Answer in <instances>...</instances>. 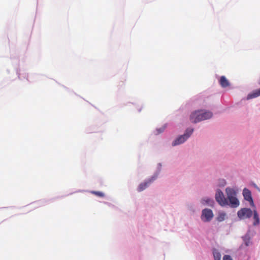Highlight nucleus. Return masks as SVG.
Here are the masks:
<instances>
[{"instance_id": "nucleus-1", "label": "nucleus", "mask_w": 260, "mask_h": 260, "mask_svg": "<svg viewBox=\"0 0 260 260\" xmlns=\"http://www.w3.org/2000/svg\"><path fill=\"white\" fill-rule=\"evenodd\" d=\"M225 193L227 196V199L229 202L228 205L232 208H237L239 205L240 203L237 198V191L234 188L231 187H227L225 189Z\"/></svg>"}, {"instance_id": "nucleus-2", "label": "nucleus", "mask_w": 260, "mask_h": 260, "mask_svg": "<svg viewBox=\"0 0 260 260\" xmlns=\"http://www.w3.org/2000/svg\"><path fill=\"white\" fill-rule=\"evenodd\" d=\"M211 116V113L209 112L199 110L191 113L190 116V120L192 123H197L210 118Z\"/></svg>"}, {"instance_id": "nucleus-3", "label": "nucleus", "mask_w": 260, "mask_h": 260, "mask_svg": "<svg viewBox=\"0 0 260 260\" xmlns=\"http://www.w3.org/2000/svg\"><path fill=\"white\" fill-rule=\"evenodd\" d=\"M193 131L192 128L187 129L183 135L180 136L173 142L172 145L175 146L184 143L192 134Z\"/></svg>"}, {"instance_id": "nucleus-4", "label": "nucleus", "mask_w": 260, "mask_h": 260, "mask_svg": "<svg viewBox=\"0 0 260 260\" xmlns=\"http://www.w3.org/2000/svg\"><path fill=\"white\" fill-rule=\"evenodd\" d=\"M215 200L221 206H225L229 204L228 200L225 198L223 193L219 189L216 191Z\"/></svg>"}, {"instance_id": "nucleus-5", "label": "nucleus", "mask_w": 260, "mask_h": 260, "mask_svg": "<svg viewBox=\"0 0 260 260\" xmlns=\"http://www.w3.org/2000/svg\"><path fill=\"white\" fill-rule=\"evenodd\" d=\"M237 215L240 219H245L251 217L252 211L249 208H244L238 211Z\"/></svg>"}, {"instance_id": "nucleus-6", "label": "nucleus", "mask_w": 260, "mask_h": 260, "mask_svg": "<svg viewBox=\"0 0 260 260\" xmlns=\"http://www.w3.org/2000/svg\"><path fill=\"white\" fill-rule=\"evenodd\" d=\"M156 176H154L144 182L141 183L138 187V190L139 191H142L146 189L152 182H153L156 179Z\"/></svg>"}, {"instance_id": "nucleus-7", "label": "nucleus", "mask_w": 260, "mask_h": 260, "mask_svg": "<svg viewBox=\"0 0 260 260\" xmlns=\"http://www.w3.org/2000/svg\"><path fill=\"white\" fill-rule=\"evenodd\" d=\"M243 195L244 199L247 201H248L252 207H254V205L251 196V191L248 189L245 188L243 190Z\"/></svg>"}, {"instance_id": "nucleus-8", "label": "nucleus", "mask_w": 260, "mask_h": 260, "mask_svg": "<svg viewBox=\"0 0 260 260\" xmlns=\"http://www.w3.org/2000/svg\"><path fill=\"white\" fill-rule=\"evenodd\" d=\"M201 219L204 222L210 221L211 219V210L208 209H204L202 211Z\"/></svg>"}, {"instance_id": "nucleus-9", "label": "nucleus", "mask_w": 260, "mask_h": 260, "mask_svg": "<svg viewBox=\"0 0 260 260\" xmlns=\"http://www.w3.org/2000/svg\"><path fill=\"white\" fill-rule=\"evenodd\" d=\"M219 82L220 85L223 88L227 87L229 86L230 85V83L228 80L223 76L220 77Z\"/></svg>"}, {"instance_id": "nucleus-10", "label": "nucleus", "mask_w": 260, "mask_h": 260, "mask_svg": "<svg viewBox=\"0 0 260 260\" xmlns=\"http://www.w3.org/2000/svg\"><path fill=\"white\" fill-rule=\"evenodd\" d=\"M260 95V88L253 91L252 93L249 94L247 96V99H250L256 98Z\"/></svg>"}, {"instance_id": "nucleus-11", "label": "nucleus", "mask_w": 260, "mask_h": 260, "mask_svg": "<svg viewBox=\"0 0 260 260\" xmlns=\"http://www.w3.org/2000/svg\"><path fill=\"white\" fill-rule=\"evenodd\" d=\"M253 219L254 220L253 225H256L259 223V216L257 211L255 210L253 211Z\"/></svg>"}, {"instance_id": "nucleus-12", "label": "nucleus", "mask_w": 260, "mask_h": 260, "mask_svg": "<svg viewBox=\"0 0 260 260\" xmlns=\"http://www.w3.org/2000/svg\"><path fill=\"white\" fill-rule=\"evenodd\" d=\"M226 216V214L223 212H219L217 217H216V220L218 221L221 222L223 221L225 219Z\"/></svg>"}, {"instance_id": "nucleus-13", "label": "nucleus", "mask_w": 260, "mask_h": 260, "mask_svg": "<svg viewBox=\"0 0 260 260\" xmlns=\"http://www.w3.org/2000/svg\"><path fill=\"white\" fill-rule=\"evenodd\" d=\"M213 256L214 260H220L221 259V254L220 253L216 250L213 251Z\"/></svg>"}, {"instance_id": "nucleus-14", "label": "nucleus", "mask_w": 260, "mask_h": 260, "mask_svg": "<svg viewBox=\"0 0 260 260\" xmlns=\"http://www.w3.org/2000/svg\"><path fill=\"white\" fill-rule=\"evenodd\" d=\"M92 194H93L96 196L100 197H104V193L101 191H91L90 192Z\"/></svg>"}, {"instance_id": "nucleus-15", "label": "nucleus", "mask_w": 260, "mask_h": 260, "mask_svg": "<svg viewBox=\"0 0 260 260\" xmlns=\"http://www.w3.org/2000/svg\"><path fill=\"white\" fill-rule=\"evenodd\" d=\"M223 260H233V259L230 255H225L223 256Z\"/></svg>"}, {"instance_id": "nucleus-16", "label": "nucleus", "mask_w": 260, "mask_h": 260, "mask_svg": "<svg viewBox=\"0 0 260 260\" xmlns=\"http://www.w3.org/2000/svg\"><path fill=\"white\" fill-rule=\"evenodd\" d=\"M201 202L204 205L207 204L210 202V200L209 199H207V200L203 199L202 200Z\"/></svg>"}, {"instance_id": "nucleus-17", "label": "nucleus", "mask_w": 260, "mask_h": 260, "mask_svg": "<svg viewBox=\"0 0 260 260\" xmlns=\"http://www.w3.org/2000/svg\"><path fill=\"white\" fill-rule=\"evenodd\" d=\"M164 128L161 129H159L157 131H158V133H160L164 131Z\"/></svg>"}, {"instance_id": "nucleus-18", "label": "nucleus", "mask_w": 260, "mask_h": 260, "mask_svg": "<svg viewBox=\"0 0 260 260\" xmlns=\"http://www.w3.org/2000/svg\"><path fill=\"white\" fill-rule=\"evenodd\" d=\"M249 239H248V241H245V245L246 246H248L249 245Z\"/></svg>"}]
</instances>
